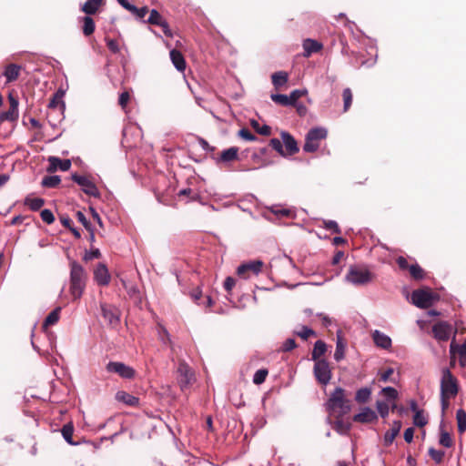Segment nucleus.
<instances>
[{
	"label": "nucleus",
	"mask_w": 466,
	"mask_h": 466,
	"mask_svg": "<svg viewBox=\"0 0 466 466\" xmlns=\"http://www.w3.org/2000/svg\"><path fill=\"white\" fill-rule=\"evenodd\" d=\"M377 410L381 418L389 415L390 406L386 401H377Z\"/></svg>",
	"instance_id": "obj_47"
},
{
	"label": "nucleus",
	"mask_w": 466,
	"mask_h": 466,
	"mask_svg": "<svg viewBox=\"0 0 466 466\" xmlns=\"http://www.w3.org/2000/svg\"><path fill=\"white\" fill-rule=\"evenodd\" d=\"M376 275L371 272L365 265L350 266L345 279L355 286L367 285L373 281Z\"/></svg>",
	"instance_id": "obj_3"
},
{
	"label": "nucleus",
	"mask_w": 466,
	"mask_h": 466,
	"mask_svg": "<svg viewBox=\"0 0 466 466\" xmlns=\"http://www.w3.org/2000/svg\"><path fill=\"white\" fill-rule=\"evenodd\" d=\"M76 217L78 221L86 228V230H91V223L86 219V216L81 211L76 213Z\"/></svg>",
	"instance_id": "obj_53"
},
{
	"label": "nucleus",
	"mask_w": 466,
	"mask_h": 466,
	"mask_svg": "<svg viewBox=\"0 0 466 466\" xmlns=\"http://www.w3.org/2000/svg\"><path fill=\"white\" fill-rule=\"evenodd\" d=\"M439 443L445 448H451L453 445V441L451 439V434L442 429V424L441 425Z\"/></svg>",
	"instance_id": "obj_35"
},
{
	"label": "nucleus",
	"mask_w": 466,
	"mask_h": 466,
	"mask_svg": "<svg viewBox=\"0 0 466 466\" xmlns=\"http://www.w3.org/2000/svg\"><path fill=\"white\" fill-rule=\"evenodd\" d=\"M40 217L44 222L46 224H52L55 221V216L53 212L49 209H43L40 212Z\"/></svg>",
	"instance_id": "obj_50"
},
{
	"label": "nucleus",
	"mask_w": 466,
	"mask_h": 466,
	"mask_svg": "<svg viewBox=\"0 0 466 466\" xmlns=\"http://www.w3.org/2000/svg\"><path fill=\"white\" fill-rule=\"evenodd\" d=\"M83 34L86 36L91 35L96 28L95 22L92 17L88 15L85 16L83 18Z\"/></svg>",
	"instance_id": "obj_32"
},
{
	"label": "nucleus",
	"mask_w": 466,
	"mask_h": 466,
	"mask_svg": "<svg viewBox=\"0 0 466 466\" xmlns=\"http://www.w3.org/2000/svg\"><path fill=\"white\" fill-rule=\"evenodd\" d=\"M393 373L394 370L392 368H388L387 370L380 373V380L382 382L389 381Z\"/></svg>",
	"instance_id": "obj_55"
},
{
	"label": "nucleus",
	"mask_w": 466,
	"mask_h": 466,
	"mask_svg": "<svg viewBox=\"0 0 466 466\" xmlns=\"http://www.w3.org/2000/svg\"><path fill=\"white\" fill-rule=\"evenodd\" d=\"M313 373L316 380L322 386H327L332 378L331 368L326 360L314 361Z\"/></svg>",
	"instance_id": "obj_5"
},
{
	"label": "nucleus",
	"mask_w": 466,
	"mask_h": 466,
	"mask_svg": "<svg viewBox=\"0 0 466 466\" xmlns=\"http://www.w3.org/2000/svg\"><path fill=\"white\" fill-rule=\"evenodd\" d=\"M413 423L418 427H424L428 423V419L424 415L423 410H420L414 413Z\"/></svg>",
	"instance_id": "obj_44"
},
{
	"label": "nucleus",
	"mask_w": 466,
	"mask_h": 466,
	"mask_svg": "<svg viewBox=\"0 0 466 466\" xmlns=\"http://www.w3.org/2000/svg\"><path fill=\"white\" fill-rule=\"evenodd\" d=\"M400 429L401 422L400 420L393 421L391 428L387 431L384 435V444L386 446H390L393 442L395 438L400 433Z\"/></svg>",
	"instance_id": "obj_21"
},
{
	"label": "nucleus",
	"mask_w": 466,
	"mask_h": 466,
	"mask_svg": "<svg viewBox=\"0 0 466 466\" xmlns=\"http://www.w3.org/2000/svg\"><path fill=\"white\" fill-rule=\"evenodd\" d=\"M409 271L414 279L419 280L424 278V271L418 264L410 265Z\"/></svg>",
	"instance_id": "obj_42"
},
{
	"label": "nucleus",
	"mask_w": 466,
	"mask_h": 466,
	"mask_svg": "<svg viewBox=\"0 0 466 466\" xmlns=\"http://www.w3.org/2000/svg\"><path fill=\"white\" fill-rule=\"evenodd\" d=\"M429 455L431 458L438 464L441 463L445 455V452L441 450H436L434 448L429 449Z\"/></svg>",
	"instance_id": "obj_45"
},
{
	"label": "nucleus",
	"mask_w": 466,
	"mask_h": 466,
	"mask_svg": "<svg viewBox=\"0 0 466 466\" xmlns=\"http://www.w3.org/2000/svg\"><path fill=\"white\" fill-rule=\"evenodd\" d=\"M178 383L182 390L187 389L194 380L192 369L184 360L178 363L177 367Z\"/></svg>",
	"instance_id": "obj_10"
},
{
	"label": "nucleus",
	"mask_w": 466,
	"mask_h": 466,
	"mask_svg": "<svg viewBox=\"0 0 466 466\" xmlns=\"http://www.w3.org/2000/svg\"><path fill=\"white\" fill-rule=\"evenodd\" d=\"M270 97L272 101H274L278 105L284 106H291V96H289L287 95L272 94Z\"/></svg>",
	"instance_id": "obj_37"
},
{
	"label": "nucleus",
	"mask_w": 466,
	"mask_h": 466,
	"mask_svg": "<svg viewBox=\"0 0 466 466\" xmlns=\"http://www.w3.org/2000/svg\"><path fill=\"white\" fill-rule=\"evenodd\" d=\"M259 208L260 206H257ZM265 208L261 210V214L263 217H265L267 219H272V217H278L279 214L288 216L289 214V209H279V206H271L270 208H268L267 206H263Z\"/></svg>",
	"instance_id": "obj_22"
},
{
	"label": "nucleus",
	"mask_w": 466,
	"mask_h": 466,
	"mask_svg": "<svg viewBox=\"0 0 466 466\" xmlns=\"http://www.w3.org/2000/svg\"><path fill=\"white\" fill-rule=\"evenodd\" d=\"M8 102H9V108H8V110L4 111L0 114V122H5V121L14 122V121H16L18 118L19 102H18L17 97L13 93H9Z\"/></svg>",
	"instance_id": "obj_12"
},
{
	"label": "nucleus",
	"mask_w": 466,
	"mask_h": 466,
	"mask_svg": "<svg viewBox=\"0 0 466 466\" xmlns=\"http://www.w3.org/2000/svg\"><path fill=\"white\" fill-rule=\"evenodd\" d=\"M297 334L303 339H308L311 336H317L316 332L312 329L306 326H303Z\"/></svg>",
	"instance_id": "obj_49"
},
{
	"label": "nucleus",
	"mask_w": 466,
	"mask_h": 466,
	"mask_svg": "<svg viewBox=\"0 0 466 466\" xmlns=\"http://www.w3.org/2000/svg\"><path fill=\"white\" fill-rule=\"evenodd\" d=\"M106 46L114 54L119 52L118 42L115 39H106Z\"/></svg>",
	"instance_id": "obj_54"
},
{
	"label": "nucleus",
	"mask_w": 466,
	"mask_h": 466,
	"mask_svg": "<svg viewBox=\"0 0 466 466\" xmlns=\"http://www.w3.org/2000/svg\"><path fill=\"white\" fill-rule=\"evenodd\" d=\"M164 20L165 19L156 9H152L150 11V15L147 19V23H149L151 25H160Z\"/></svg>",
	"instance_id": "obj_43"
},
{
	"label": "nucleus",
	"mask_w": 466,
	"mask_h": 466,
	"mask_svg": "<svg viewBox=\"0 0 466 466\" xmlns=\"http://www.w3.org/2000/svg\"><path fill=\"white\" fill-rule=\"evenodd\" d=\"M377 419L376 413L370 408H364L360 412L355 414L353 420L357 422L368 423Z\"/></svg>",
	"instance_id": "obj_20"
},
{
	"label": "nucleus",
	"mask_w": 466,
	"mask_h": 466,
	"mask_svg": "<svg viewBox=\"0 0 466 466\" xmlns=\"http://www.w3.org/2000/svg\"><path fill=\"white\" fill-rule=\"evenodd\" d=\"M160 329L159 338L161 341L165 344L169 343L171 339L168 331L164 327H161Z\"/></svg>",
	"instance_id": "obj_58"
},
{
	"label": "nucleus",
	"mask_w": 466,
	"mask_h": 466,
	"mask_svg": "<svg viewBox=\"0 0 466 466\" xmlns=\"http://www.w3.org/2000/svg\"><path fill=\"white\" fill-rule=\"evenodd\" d=\"M323 225H324V228L331 231V233L340 234V228L336 221L324 220Z\"/></svg>",
	"instance_id": "obj_48"
},
{
	"label": "nucleus",
	"mask_w": 466,
	"mask_h": 466,
	"mask_svg": "<svg viewBox=\"0 0 466 466\" xmlns=\"http://www.w3.org/2000/svg\"><path fill=\"white\" fill-rule=\"evenodd\" d=\"M371 391L369 388H361L357 390L355 400L359 403H365L369 400Z\"/></svg>",
	"instance_id": "obj_39"
},
{
	"label": "nucleus",
	"mask_w": 466,
	"mask_h": 466,
	"mask_svg": "<svg viewBox=\"0 0 466 466\" xmlns=\"http://www.w3.org/2000/svg\"><path fill=\"white\" fill-rule=\"evenodd\" d=\"M106 369L107 372L116 373L123 379L131 380L136 376V370L132 367L119 361H109Z\"/></svg>",
	"instance_id": "obj_8"
},
{
	"label": "nucleus",
	"mask_w": 466,
	"mask_h": 466,
	"mask_svg": "<svg viewBox=\"0 0 466 466\" xmlns=\"http://www.w3.org/2000/svg\"><path fill=\"white\" fill-rule=\"evenodd\" d=\"M179 196H188L190 201H197L198 195L191 188L183 189L179 192Z\"/></svg>",
	"instance_id": "obj_56"
},
{
	"label": "nucleus",
	"mask_w": 466,
	"mask_h": 466,
	"mask_svg": "<svg viewBox=\"0 0 466 466\" xmlns=\"http://www.w3.org/2000/svg\"><path fill=\"white\" fill-rule=\"evenodd\" d=\"M104 0H87L81 10L86 15H95L103 5Z\"/></svg>",
	"instance_id": "obj_28"
},
{
	"label": "nucleus",
	"mask_w": 466,
	"mask_h": 466,
	"mask_svg": "<svg viewBox=\"0 0 466 466\" xmlns=\"http://www.w3.org/2000/svg\"><path fill=\"white\" fill-rule=\"evenodd\" d=\"M328 410L336 417H341L350 410V401L345 396V390L337 387L327 401Z\"/></svg>",
	"instance_id": "obj_2"
},
{
	"label": "nucleus",
	"mask_w": 466,
	"mask_h": 466,
	"mask_svg": "<svg viewBox=\"0 0 466 466\" xmlns=\"http://www.w3.org/2000/svg\"><path fill=\"white\" fill-rule=\"evenodd\" d=\"M159 26L162 28L163 33L167 36H168V37L172 36L171 30L169 29L168 24H167V22L166 20H164L163 23Z\"/></svg>",
	"instance_id": "obj_63"
},
{
	"label": "nucleus",
	"mask_w": 466,
	"mask_h": 466,
	"mask_svg": "<svg viewBox=\"0 0 466 466\" xmlns=\"http://www.w3.org/2000/svg\"><path fill=\"white\" fill-rule=\"evenodd\" d=\"M236 285V280L232 277H228L224 281V289L228 293H230L234 286Z\"/></svg>",
	"instance_id": "obj_57"
},
{
	"label": "nucleus",
	"mask_w": 466,
	"mask_h": 466,
	"mask_svg": "<svg viewBox=\"0 0 466 466\" xmlns=\"http://www.w3.org/2000/svg\"><path fill=\"white\" fill-rule=\"evenodd\" d=\"M414 430L413 428H408L405 430L403 438L406 442L410 443L413 441Z\"/></svg>",
	"instance_id": "obj_60"
},
{
	"label": "nucleus",
	"mask_w": 466,
	"mask_h": 466,
	"mask_svg": "<svg viewBox=\"0 0 466 466\" xmlns=\"http://www.w3.org/2000/svg\"><path fill=\"white\" fill-rule=\"evenodd\" d=\"M131 98L130 92L128 90H125L119 95L118 97V105L121 106L123 110H126L127 104L129 103Z\"/></svg>",
	"instance_id": "obj_46"
},
{
	"label": "nucleus",
	"mask_w": 466,
	"mask_h": 466,
	"mask_svg": "<svg viewBox=\"0 0 466 466\" xmlns=\"http://www.w3.org/2000/svg\"><path fill=\"white\" fill-rule=\"evenodd\" d=\"M21 66L15 64H9L5 66L4 76L6 78V82H14L20 76Z\"/></svg>",
	"instance_id": "obj_24"
},
{
	"label": "nucleus",
	"mask_w": 466,
	"mask_h": 466,
	"mask_svg": "<svg viewBox=\"0 0 466 466\" xmlns=\"http://www.w3.org/2000/svg\"><path fill=\"white\" fill-rule=\"evenodd\" d=\"M268 375V370L266 368L258 370L253 376V383L256 385L262 384Z\"/></svg>",
	"instance_id": "obj_40"
},
{
	"label": "nucleus",
	"mask_w": 466,
	"mask_h": 466,
	"mask_svg": "<svg viewBox=\"0 0 466 466\" xmlns=\"http://www.w3.org/2000/svg\"><path fill=\"white\" fill-rule=\"evenodd\" d=\"M116 399L120 401V402H123L128 406H131V407H136L139 404V399L132 394H129L126 391H118L116 394Z\"/></svg>",
	"instance_id": "obj_25"
},
{
	"label": "nucleus",
	"mask_w": 466,
	"mask_h": 466,
	"mask_svg": "<svg viewBox=\"0 0 466 466\" xmlns=\"http://www.w3.org/2000/svg\"><path fill=\"white\" fill-rule=\"evenodd\" d=\"M372 339L377 347L383 350H389L391 347V339L378 329L372 332Z\"/></svg>",
	"instance_id": "obj_18"
},
{
	"label": "nucleus",
	"mask_w": 466,
	"mask_h": 466,
	"mask_svg": "<svg viewBox=\"0 0 466 466\" xmlns=\"http://www.w3.org/2000/svg\"><path fill=\"white\" fill-rule=\"evenodd\" d=\"M271 78L275 89L280 90L284 86H286L289 79V74L282 71L277 72L272 75Z\"/></svg>",
	"instance_id": "obj_27"
},
{
	"label": "nucleus",
	"mask_w": 466,
	"mask_h": 466,
	"mask_svg": "<svg viewBox=\"0 0 466 466\" xmlns=\"http://www.w3.org/2000/svg\"><path fill=\"white\" fill-rule=\"evenodd\" d=\"M412 303L420 309H428L432 305V293L423 289L414 290L411 294Z\"/></svg>",
	"instance_id": "obj_13"
},
{
	"label": "nucleus",
	"mask_w": 466,
	"mask_h": 466,
	"mask_svg": "<svg viewBox=\"0 0 466 466\" xmlns=\"http://www.w3.org/2000/svg\"><path fill=\"white\" fill-rule=\"evenodd\" d=\"M238 137L247 140V141H254L257 139L256 136L250 132L248 128H241L238 131Z\"/></svg>",
	"instance_id": "obj_52"
},
{
	"label": "nucleus",
	"mask_w": 466,
	"mask_h": 466,
	"mask_svg": "<svg viewBox=\"0 0 466 466\" xmlns=\"http://www.w3.org/2000/svg\"><path fill=\"white\" fill-rule=\"evenodd\" d=\"M327 351V344L323 340H317L314 344L313 350L311 352V359L314 361L322 360L321 357Z\"/></svg>",
	"instance_id": "obj_26"
},
{
	"label": "nucleus",
	"mask_w": 466,
	"mask_h": 466,
	"mask_svg": "<svg viewBox=\"0 0 466 466\" xmlns=\"http://www.w3.org/2000/svg\"><path fill=\"white\" fill-rule=\"evenodd\" d=\"M456 419L458 423V431L463 433L466 431V411L459 409L456 412Z\"/></svg>",
	"instance_id": "obj_33"
},
{
	"label": "nucleus",
	"mask_w": 466,
	"mask_h": 466,
	"mask_svg": "<svg viewBox=\"0 0 466 466\" xmlns=\"http://www.w3.org/2000/svg\"><path fill=\"white\" fill-rule=\"evenodd\" d=\"M381 394L388 401H394L398 398V391L392 387L383 388Z\"/></svg>",
	"instance_id": "obj_41"
},
{
	"label": "nucleus",
	"mask_w": 466,
	"mask_h": 466,
	"mask_svg": "<svg viewBox=\"0 0 466 466\" xmlns=\"http://www.w3.org/2000/svg\"><path fill=\"white\" fill-rule=\"evenodd\" d=\"M190 297L195 302L198 303V300L202 298V290L199 288L193 289Z\"/></svg>",
	"instance_id": "obj_61"
},
{
	"label": "nucleus",
	"mask_w": 466,
	"mask_h": 466,
	"mask_svg": "<svg viewBox=\"0 0 466 466\" xmlns=\"http://www.w3.org/2000/svg\"><path fill=\"white\" fill-rule=\"evenodd\" d=\"M283 143L278 138H272L269 145L275 149L280 156L288 157L291 155V135L289 132H281Z\"/></svg>",
	"instance_id": "obj_9"
},
{
	"label": "nucleus",
	"mask_w": 466,
	"mask_h": 466,
	"mask_svg": "<svg viewBox=\"0 0 466 466\" xmlns=\"http://www.w3.org/2000/svg\"><path fill=\"white\" fill-rule=\"evenodd\" d=\"M63 96H64V91L59 89L57 92H56L54 94L53 97L50 99L48 107L49 108H56L59 105H61L64 107L65 103L62 100Z\"/></svg>",
	"instance_id": "obj_36"
},
{
	"label": "nucleus",
	"mask_w": 466,
	"mask_h": 466,
	"mask_svg": "<svg viewBox=\"0 0 466 466\" xmlns=\"http://www.w3.org/2000/svg\"><path fill=\"white\" fill-rule=\"evenodd\" d=\"M169 55L170 59L177 70L179 72H184L187 66V63L182 53L177 49H172Z\"/></svg>",
	"instance_id": "obj_19"
},
{
	"label": "nucleus",
	"mask_w": 466,
	"mask_h": 466,
	"mask_svg": "<svg viewBox=\"0 0 466 466\" xmlns=\"http://www.w3.org/2000/svg\"><path fill=\"white\" fill-rule=\"evenodd\" d=\"M101 313L106 321L113 327H116L120 322V310L114 305L107 303L100 304Z\"/></svg>",
	"instance_id": "obj_11"
},
{
	"label": "nucleus",
	"mask_w": 466,
	"mask_h": 466,
	"mask_svg": "<svg viewBox=\"0 0 466 466\" xmlns=\"http://www.w3.org/2000/svg\"><path fill=\"white\" fill-rule=\"evenodd\" d=\"M452 326L446 321H440L433 325L432 333L439 341H447L452 333Z\"/></svg>",
	"instance_id": "obj_14"
},
{
	"label": "nucleus",
	"mask_w": 466,
	"mask_h": 466,
	"mask_svg": "<svg viewBox=\"0 0 466 466\" xmlns=\"http://www.w3.org/2000/svg\"><path fill=\"white\" fill-rule=\"evenodd\" d=\"M94 280L98 286L106 287L110 283L111 276L108 268L104 263H98L94 268Z\"/></svg>",
	"instance_id": "obj_15"
},
{
	"label": "nucleus",
	"mask_w": 466,
	"mask_h": 466,
	"mask_svg": "<svg viewBox=\"0 0 466 466\" xmlns=\"http://www.w3.org/2000/svg\"><path fill=\"white\" fill-rule=\"evenodd\" d=\"M101 257V252L98 248H93L89 251H86L83 259L85 261H90L95 258H99Z\"/></svg>",
	"instance_id": "obj_51"
},
{
	"label": "nucleus",
	"mask_w": 466,
	"mask_h": 466,
	"mask_svg": "<svg viewBox=\"0 0 466 466\" xmlns=\"http://www.w3.org/2000/svg\"><path fill=\"white\" fill-rule=\"evenodd\" d=\"M62 436L65 439V441L70 444V445H76V442L73 441V433H74V427L71 423H67L63 426L62 430Z\"/></svg>",
	"instance_id": "obj_31"
},
{
	"label": "nucleus",
	"mask_w": 466,
	"mask_h": 466,
	"mask_svg": "<svg viewBox=\"0 0 466 466\" xmlns=\"http://www.w3.org/2000/svg\"><path fill=\"white\" fill-rule=\"evenodd\" d=\"M346 343L341 336V331L337 332L336 350L334 352V359L336 361H340L345 357Z\"/></svg>",
	"instance_id": "obj_23"
},
{
	"label": "nucleus",
	"mask_w": 466,
	"mask_h": 466,
	"mask_svg": "<svg viewBox=\"0 0 466 466\" xmlns=\"http://www.w3.org/2000/svg\"><path fill=\"white\" fill-rule=\"evenodd\" d=\"M238 148L236 147L223 150L220 154L219 160L222 162H230L238 158Z\"/></svg>",
	"instance_id": "obj_30"
},
{
	"label": "nucleus",
	"mask_w": 466,
	"mask_h": 466,
	"mask_svg": "<svg viewBox=\"0 0 466 466\" xmlns=\"http://www.w3.org/2000/svg\"><path fill=\"white\" fill-rule=\"evenodd\" d=\"M399 268L402 270H406V269H409V268L410 267L407 261V259L404 258V257H399L396 260Z\"/></svg>",
	"instance_id": "obj_59"
},
{
	"label": "nucleus",
	"mask_w": 466,
	"mask_h": 466,
	"mask_svg": "<svg viewBox=\"0 0 466 466\" xmlns=\"http://www.w3.org/2000/svg\"><path fill=\"white\" fill-rule=\"evenodd\" d=\"M250 125L259 135L269 136L271 134V127L268 125L260 126L259 123L254 119L250 121Z\"/></svg>",
	"instance_id": "obj_38"
},
{
	"label": "nucleus",
	"mask_w": 466,
	"mask_h": 466,
	"mask_svg": "<svg viewBox=\"0 0 466 466\" xmlns=\"http://www.w3.org/2000/svg\"><path fill=\"white\" fill-rule=\"evenodd\" d=\"M49 166L46 168L47 172L54 173L57 169H60L62 171H67L71 167V161L70 159H60L57 157L51 156L47 159Z\"/></svg>",
	"instance_id": "obj_17"
},
{
	"label": "nucleus",
	"mask_w": 466,
	"mask_h": 466,
	"mask_svg": "<svg viewBox=\"0 0 466 466\" xmlns=\"http://www.w3.org/2000/svg\"><path fill=\"white\" fill-rule=\"evenodd\" d=\"M70 266V278H69V293L74 300L79 299L86 287L87 274L83 266L76 260L69 264Z\"/></svg>",
	"instance_id": "obj_1"
},
{
	"label": "nucleus",
	"mask_w": 466,
	"mask_h": 466,
	"mask_svg": "<svg viewBox=\"0 0 466 466\" xmlns=\"http://www.w3.org/2000/svg\"><path fill=\"white\" fill-rule=\"evenodd\" d=\"M61 182V179H60V177L59 176H46L43 177L42 179V186L45 187H57Z\"/></svg>",
	"instance_id": "obj_34"
},
{
	"label": "nucleus",
	"mask_w": 466,
	"mask_h": 466,
	"mask_svg": "<svg viewBox=\"0 0 466 466\" xmlns=\"http://www.w3.org/2000/svg\"><path fill=\"white\" fill-rule=\"evenodd\" d=\"M459 391L458 380L453 376L450 369L445 368L441 370V395L445 397H455Z\"/></svg>",
	"instance_id": "obj_4"
},
{
	"label": "nucleus",
	"mask_w": 466,
	"mask_h": 466,
	"mask_svg": "<svg viewBox=\"0 0 466 466\" xmlns=\"http://www.w3.org/2000/svg\"><path fill=\"white\" fill-rule=\"evenodd\" d=\"M60 221H61V224H62L65 228H68V229H69L70 228H72V227H73V221H72V219H71L69 217H67V216H61V217H60Z\"/></svg>",
	"instance_id": "obj_62"
},
{
	"label": "nucleus",
	"mask_w": 466,
	"mask_h": 466,
	"mask_svg": "<svg viewBox=\"0 0 466 466\" xmlns=\"http://www.w3.org/2000/svg\"><path fill=\"white\" fill-rule=\"evenodd\" d=\"M343 257H344V252L343 251L336 252L335 255L332 258V264L333 265L339 264Z\"/></svg>",
	"instance_id": "obj_64"
},
{
	"label": "nucleus",
	"mask_w": 466,
	"mask_h": 466,
	"mask_svg": "<svg viewBox=\"0 0 466 466\" xmlns=\"http://www.w3.org/2000/svg\"><path fill=\"white\" fill-rule=\"evenodd\" d=\"M61 308L56 307L46 318L43 323V329H46L49 326L56 324L60 319Z\"/></svg>",
	"instance_id": "obj_29"
},
{
	"label": "nucleus",
	"mask_w": 466,
	"mask_h": 466,
	"mask_svg": "<svg viewBox=\"0 0 466 466\" xmlns=\"http://www.w3.org/2000/svg\"><path fill=\"white\" fill-rule=\"evenodd\" d=\"M263 266V261L259 259L242 263L237 268V275L243 279H250L253 276H258L262 271Z\"/></svg>",
	"instance_id": "obj_6"
},
{
	"label": "nucleus",
	"mask_w": 466,
	"mask_h": 466,
	"mask_svg": "<svg viewBox=\"0 0 466 466\" xmlns=\"http://www.w3.org/2000/svg\"><path fill=\"white\" fill-rule=\"evenodd\" d=\"M450 353H451V366L453 367L455 365V355L459 356L460 364L461 367L466 365V343L462 345H457L454 343V340L451 343L450 346Z\"/></svg>",
	"instance_id": "obj_16"
},
{
	"label": "nucleus",
	"mask_w": 466,
	"mask_h": 466,
	"mask_svg": "<svg viewBox=\"0 0 466 466\" xmlns=\"http://www.w3.org/2000/svg\"><path fill=\"white\" fill-rule=\"evenodd\" d=\"M72 180L79 185L87 196L99 198V191L90 177L74 174Z\"/></svg>",
	"instance_id": "obj_7"
}]
</instances>
